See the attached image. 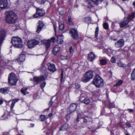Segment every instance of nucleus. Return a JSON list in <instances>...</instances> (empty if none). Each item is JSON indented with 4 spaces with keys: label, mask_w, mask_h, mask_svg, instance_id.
Returning <instances> with one entry per match:
<instances>
[{
    "label": "nucleus",
    "mask_w": 135,
    "mask_h": 135,
    "mask_svg": "<svg viewBox=\"0 0 135 135\" xmlns=\"http://www.w3.org/2000/svg\"><path fill=\"white\" fill-rule=\"evenodd\" d=\"M37 2L40 4L44 3L46 1V0H36Z\"/></svg>",
    "instance_id": "c9c22d12"
},
{
    "label": "nucleus",
    "mask_w": 135,
    "mask_h": 135,
    "mask_svg": "<svg viewBox=\"0 0 135 135\" xmlns=\"http://www.w3.org/2000/svg\"><path fill=\"white\" fill-rule=\"evenodd\" d=\"M45 79L44 77L43 76L39 77H33V80L34 83L36 84L39 83Z\"/></svg>",
    "instance_id": "1a4fd4ad"
},
{
    "label": "nucleus",
    "mask_w": 135,
    "mask_h": 135,
    "mask_svg": "<svg viewBox=\"0 0 135 135\" xmlns=\"http://www.w3.org/2000/svg\"><path fill=\"white\" fill-rule=\"evenodd\" d=\"M3 102V101L2 99H0V104H2Z\"/></svg>",
    "instance_id": "13d9d810"
},
{
    "label": "nucleus",
    "mask_w": 135,
    "mask_h": 135,
    "mask_svg": "<svg viewBox=\"0 0 135 135\" xmlns=\"http://www.w3.org/2000/svg\"><path fill=\"white\" fill-rule=\"evenodd\" d=\"M25 59V55L24 54H21L20 55L17 60L19 64H21V62L24 61Z\"/></svg>",
    "instance_id": "4468645a"
},
{
    "label": "nucleus",
    "mask_w": 135,
    "mask_h": 135,
    "mask_svg": "<svg viewBox=\"0 0 135 135\" xmlns=\"http://www.w3.org/2000/svg\"><path fill=\"white\" fill-rule=\"evenodd\" d=\"M3 39L0 38V47L1 46V45L2 43V41H3Z\"/></svg>",
    "instance_id": "3c124183"
},
{
    "label": "nucleus",
    "mask_w": 135,
    "mask_h": 135,
    "mask_svg": "<svg viewBox=\"0 0 135 135\" xmlns=\"http://www.w3.org/2000/svg\"><path fill=\"white\" fill-rule=\"evenodd\" d=\"M111 61L112 63H114L116 62V60L115 58L114 57H112L110 60Z\"/></svg>",
    "instance_id": "79ce46f5"
},
{
    "label": "nucleus",
    "mask_w": 135,
    "mask_h": 135,
    "mask_svg": "<svg viewBox=\"0 0 135 135\" xmlns=\"http://www.w3.org/2000/svg\"><path fill=\"white\" fill-rule=\"evenodd\" d=\"M135 17V12H132L131 15H129L128 17L127 18H128L129 20H131L134 18Z\"/></svg>",
    "instance_id": "393cba45"
},
{
    "label": "nucleus",
    "mask_w": 135,
    "mask_h": 135,
    "mask_svg": "<svg viewBox=\"0 0 135 135\" xmlns=\"http://www.w3.org/2000/svg\"><path fill=\"white\" fill-rule=\"evenodd\" d=\"M52 113H50V114H49L48 115V116L49 117H51L52 116Z\"/></svg>",
    "instance_id": "680f3d73"
},
{
    "label": "nucleus",
    "mask_w": 135,
    "mask_h": 135,
    "mask_svg": "<svg viewBox=\"0 0 135 135\" xmlns=\"http://www.w3.org/2000/svg\"><path fill=\"white\" fill-rule=\"evenodd\" d=\"M107 51L110 53H112L113 52V51L112 50L110 47L108 48L107 49Z\"/></svg>",
    "instance_id": "c03bdc74"
},
{
    "label": "nucleus",
    "mask_w": 135,
    "mask_h": 135,
    "mask_svg": "<svg viewBox=\"0 0 135 135\" xmlns=\"http://www.w3.org/2000/svg\"><path fill=\"white\" fill-rule=\"evenodd\" d=\"M80 100L86 104H89L90 101L89 99L85 98L84 97H81L80 98Z\"/></svg>",
    "instance_id": "6ab92c4d"
},
{
    "label": "nucleus",
    "mask_w": 135,
    "mask_h": 135,
    "mask_svg": "<svg viewBox=\"0 0 135 135\" xmlns=\"http://www.w3.org/2000/svg\"><path fill=\"white\" fill-rule=\"evenodd\" d=\"M124 41L123 39H121L115 43V46L117 48H119L122 47L124 45Z\"/></svg>",
    "instance_id": "9d476101"
},
{
    "label": "nucleus",
    "mask_w": 135,
    "mask_h": 135,
    "mask_svg": "<svg viewBox=\"0 0 135 135\" xmlns=\"http://www.w3.org/2000/svg\"><path fill=\"white\" fill-rule=\"evenodd\" d=\"M17 19V16L12 11L8 12L6 16V21L8 23H15Z\"/></svg>",
    "instance_id": "f257e3e1"
},
{
    "label": "nucleus",
    "mask_w": 135,
    "mask_h": 135,
    "mask_svg": "<svg viewBox=\"0 0 135 135\" xmlns=\"http://www.w3.org/2000/svg\"><path fill=\"white\" fill-rule=\"evenodd\" d=\"M121 8V9H122V11H124L123 9L122 8Z\"/></svg>",
    "instance_id": "338daca9"
},
{
    "label": "nucleus",
    "mask_w": 135,
    "mask_h": 135,
    "mask_svg": "<svg viewBox=\"0 0 135 135\" xmlns=\"http://www.w3.org/2000/svg\"><path fill=\"white\" fill-rule=\"evenodd\" d=\"M41 40H37L33 39L28 41L27 45L29 49H32L36 45L38 44L41 42Z\"/></svg>",
    "instance_id": "423d86ee"
},
{
    "label": "nucleus",
    "mask_w": 135,
    "mask_h": 135,
    "mask_svg": "<svg viewBox=\"0 0 135 135\" xmlns=\"http://www.w3.org/2000/svg\"><path fill=\"white\" fill-rule=\"evenodd\" d=\"M54 30L56 32V27H55V26L54 25Z\"/></svg>",
    "instance_id": "052dcab7"
},
{
    "label": "nucleus",
    "mask_w": 135,
    "mask_h": 135,
    "mask_svg": "<svg viewBox=\"0 0 135 135\" xmlns=\"http://www.w3.org/2000/svg\"><path fill=\"white\" fill-rule=\"evenodd\" d=\"M126 124L127 125V126H128V127H130L131 126V124L129 123H126Z\"/></svg>",
    "instance_id": "5fc2aeb1"
},
{
    "label": "nucleus",
    "mask_w": 135,
    "mask_h": 135,
    "mask_svg": "<svg viewBox=\"0 0 135 135\" xmlns=\"http://www.w3.org/2000/svg\"><path fill=\"white\" fill-rule=\"evenodd\" d=\"M109 107L110 108H112L113 107H114V104L113 103H109Z\"/></svg>",
    "instance_id": "49530a36"
},
{
    "label": "nucleus",
    "mask_w": 135,
    "mask_h": 135,
    "mask_svg": "<svg viewBox=\"0 0 135 135\" xmlns=\"http://www.w3.org/2000/svg\"><path fill=\"white\" fill-rule=\"evenodd\" d=\"M118 65L119 67H121L122 68H124L126 66V64H123L120 61L118 63Z\"/></svg>",
    "instance_id": "c756f323"
},
{
    "label": "nucleus",
    "mask_w": 135,
    "mask_h": 135,
    "mask_svg": "<svg viewBox=\"0 0 135 135\" xmlns=\"http://www.w3.org/2000/svg\"><path fill=\"white\" fill-rule=\"evenodd\" d=\"M62 36V35H61L57 37L56 41L58 44H61L63 42V40Z\"/></svg>",
    "instance_id": "5701e85b"
},
{
    "label": "nucleus",
    "mask_w": 135,
    "mask_h": 135,
    "mask_svg": "<svg viewBox=\"0 0 135 135\" xmlns=\"http://www.w3.org/2000/svg\"><path fill=\"white\" fill-rule=\"evenodd\" d=\"M93 73L92 71L89 70L85 74V75L82 79V81L84 83L89 81L93 77Z\"/></svg>",
    "instance_id": "39448f33"
},
{
    "label": "nucleus",
    "mask_w": 135,
    "mask_h": 135,
    "mask_svg": "<svg viewBox=\"0 0 135 135\" xmlns=\"http://www.w3.org/2000/svg\"><path fill=\"white\" fill-rule=\"evenodd\" d=\"M60 48L58 46H55L53 49V52L55 55H56L57 53L59 52Z\"/></svg>",
    "instance_id": "412c9836"
},
{
    "label": "nucleus",
    "mask_w": 135,
    "mask_h": 135,
    "mask_svg": "<svg viewBox=\"0 0 135 135\" xmlns=\"http://www.w3.org/2000/svg\"><path fill=\"white\" fill-rule=\"evenodd\" d=\"M51 41L52 42H54L55 41V39L54 37H51L50 39Z\"/></svg>",
    "instance_id": "a18cd8bd"
},
{
    "label": "nucleus",
    "mask_w": 135,
    "mask_h": 135,
    "mask_svg": "<svg viewBox=\"0 0 135 135\" xmlns=\"http://www.w3.org/2000/svg\"><path fill=\"white\" fill-rule=\"evenodd\" d=\"M41 42L45 45L47 49L50 48V40H45L42 41L41 40Z\"/></svg>",
    "instance_id": "2eb2a0df"
},
{
    "label": "nucleus",
    "mask_w": 135,
    "mask_h": 135,
    "mask_svg": "<svg viewBox=\"0 0 135 135\" xmlns=\"http://www.w3.org/2000/svg\"><path fill=\"white\" fill-rule=\"evenodd\" d=\"M131 79L132 80L135 79V68L131 74Z\"/></svg>",
    "instance_id": "bb28decb"
},
{
    "label": "nucleus",
    "mask_w": 135,
    "mask_h": 135,
    "mask_svg": "<svg viewBox=\"0 0 135 135\" xmlns=\"http://www.w3.org/2000/svg\"><path fill=\"white\" fill-rule=\"evenodd\" d=\"M133 4L134 6H135V1L133 2Z\"/></svg>",
    "instance_id": "0e129e2a"
},
{
    "label": "nucleus",
    "mask_w": 135,
    "mask_h": 135,
    "mask_svg": "<svg viewBox=\"0 0 135 135\" xmlns=\"http://www.w3.org/2000/svg\"><path fill=\"white\" fill-rule=\"evenodd\" d=\"M30 125H31V127H33L34 126V124H30Z\"/></svg>",
    "instance_id": "e2e57ef3"
},
{
    "label": "nucleus",
    "mask_w": 135,
    "mask_h": 135,
    "mask_svg": "<svg viewBox=\"0 0 135 135\" xmlns=\"http://www.w3.org/2000/svg\"><path fill=\"white\" fill-rule=\"evenodd\" d=\"M100 62L102 65H105L106 64L107 62L105 60L102 59L100 60Z\"/></svg>",
    "instance_id": "72a5a7b5"
},
{
    "label": "nucleus",
    "mask_w": 135,
    "mask_h": 135,
    "mask_svg": "<svg viewBox=\"0 0 135 135\" xmlns=\"http://www.w3.org/2000/svg\"><path fill=\"white\" fill-rule=\"evenodd\" d=\"M95 58V56L91 52H90L88 54V60L91 61H93Z\"/></svg>",
    "instance_id": "a211bd4d"
},
{
    "label": "nucleus",
    "mask_w": 135,
    "mask_h": 135,
    "mask_svg": "<svg viewBox=\"0 0 135 135\" xmlns=\"http://www.w3.org/2000/svg\"><path fill=\"white\" fill-rule=\"evenodd\" d=\"M68 125L67 124H64L59 129L60 131H65L68 128Z\"/></svg>",
    "instance_id": "4be33fe9"
},
{
    "label": "nucleus",
    "mask_w": 135,
    "mask_h": 135,
    "mask_svg": "<svg viewBox=\"0 0 135 135\" xmlns=\"http://www.w3.org/2000/svg\"><path fill=\"white\" fill-rule=\"evenodd\" d=\"M129 21L130 20H128V19L127 18L126 20H124L123 22L120 23L119 24L120 27H129V25L128 23Z\"/></svg>",
    "instance_id": "ddd939ff"
},
{
    "label": "nucleus",
    "mask_w": 135,
    "mask_h": 135,
    "mask_svg": "<svg viewBox=\"0 0 135 135\" xmlns=\"http://www.w3.org/2000/svg\"><path fill=\"white\" fill-rule=\"evenodd\" d=\"M11 42L13 45L16 47L21 48L23 46L22 41L21 38L18 37H13L11 39Z\"/></svg>",
    "instance_id": "7ed1b4c3"
},
{
    "label": "nucleus",
    "mask_w": 135,
    "mask_h": 135,
    "mask_svg": "<svg viewBox=\"0 0 135 135\" xmlns=\"http://www.w3.org/2000/svg\"><path fill=\"white\" fill-rule=\"evenodd\" d=\"M69 33L71 34V36L74 39H77L79 37L77 30L74 28H71L70 31Z\"/></svg>",
    "instance_id": "0eeeda50"
},
{
    "label": "nucleus",
    "mask_w": 135,
    "mask_h": 135,
    "mask_svg": "<svg viewBox=\"0 0 135 135\" xmlns=\"http://www.w3.org/2000/svg\"><path fill=\"white\" fill-rule=\"evenodd\" d=\"M41 120L42 121H44L46 117L45 116L43 115H41L40 116Z\"/></svg>",
    "instance_id": "e433bc0d"
},
{
    "label": "nucleus",
    "mask_w": 135,
    "mask_h": 135,
    "mask_svg": "<svg viewBox=\"0 0 135 135\" xmlns=\"http://www.w3.org/2000/svg\"><path fill=\"white\" fill-rule=\"evenodd\" d=\"M9 92V89L7 87L2 88L0 89V92L2 94H6L8 93Z\"/></svg>",
    "instance_id": "dca6fc26"
},
{
    "label": "nucleus",
    "mask_w": 135,
    "mask_h": 135,
    "mask_svg": "<svg viewBox=\"0 0 135 135\" xmlns=\"http://www.w3.org/2000/svg\"><path fill=\"white\" fill-rule=\"evenodd\" d=\"M99 31V28L98 27H97L96 28L95 31V37H97L98 36V32Z\"/></svg>",
    "instance_id": "f704fd0d"
},
{
    "label": "nucleus",
    "mask_w": 135,
    "mask_h": 135,
    "mask_svg": "<svg viewBox=\"0 0 135 135\" xmlns=\"http://www.w3.org/2000/svg\"><path fill=\"white\" fill-rule=\"evenodd\" d=\"M80 87V85L78 83H76L75 84V88L76 89L79 88Z\"/></svg>",
    "instance_id": "a19ab883"
},
{
    "label": "nucleus",
    "mask_w": 135,
    "mask_h": 135,
    "mask_svg": "<svg viewBox=\"0 0 135 135\" xmlns=\"http://www.w3.org/2000/svg\"><path fill=\"white\" fill-rule=\"evenodd\" d=\"M69 53L70 54H73V47L72 46H71L69 48Z\"/></svg>",
    "instance_id": "58836bf2"
},
{
    "label": "nucleus",
    "mask_w": 135,
    "mask_h": 135,
    "mask_svg": "<svg viewBox=\"0 0 135 135\" xmlns=\"http://www.w3.org/2000/svg\"><path fill=\"white\" fill-rule=\"evenodd\" d=\"M48 69L50 71L54 72L56 70L55 65L53 64H51L50 63L47 64Z\"/></svg>",
    "instance_id": "f8f14e48"
},
{
    "label": "nucleus",
    "mask_w": 135,
    "mask_h": 135,
    "mask_svg": "<svg viewBox=\"0 0 135 135\" xmlns=\"http://www.w3.org/2000/svg\"><path fill=\"white\" fill-rule=\"evenodd\" d=\"M126 135H129V134L128 133H127L126 134Z\"/></svg>",
    "instance_id": "69168bd1"
},
{
    "label": "nucleus",
    "mask_w": 135,
    "mask_h": 135,
    "mask_svg": "<svg viewBox=\"0 0 135 135\" xmlns=\"http://www.w3.org/2000/svg\"><path fill=\"white\" fill-rule=\"evenodd\" d=\"M71 17L70 16H69L68 17V22L70 24H72L73 23V22L71 21Z\"/></svg>",
    "instance_id": "37998d69"
},
{
    "label": "nucleus",
    "mask_w": 135,
    "mask_h": 135,
    "mask_svg": "<svg viewBox=\"0 0 135 135\" xmlns=\"http://www.w3.org/2000/svg\"><path fill=\"white\" fill-rule=\"evenodd\" d=\"M128 110H129V112H132L134 111L133 110V109H128Z\"/></svg>",
    "instance_id": "864d4df0"
},
{
    "label": "nucleus",
    "mask_w": 135,
    "mask_h": 135,
    "mask_svg": "<svg viewBox=\"0 0 135 135\" xmlns=\"http://www.w3.org/2000/svg\"><path fill=\"white\" fill-rule=\"evenodd\" d=\"M95 4L98 5L100 3L104 0H91Z\"/></svg>",
    "instance_id": "c85d7f7f"
},
{
    "label": "nucleus",
    "mask_w": 135,
    "mask_h": 135,
    "mask_svg": "<svg viewBox=\"0 0 135 135\" xmlns=\"http://www.w3.org/2000/svg\"><path fill=\"white\" fill-rule=\"evenodd\" d=\"M85 21L86 22L90 23L91 22V19L90 17H86L85 19Z\"/></svg>",
    "instance_id": "7c9ffc66"
},
{
    "label": "nucleus",
    "mask_w": 135,
    "mask_h": 135,
    "mask_svg": "<svg viewBox=\"0 0 135 135\" xmlns=\"http://www.w3.org/2000/svg\"><path fill=\"white\" fill-rule=\"evenodd\" d=\"M38 24V25L37 26L36 31V32L38 33H39L44 25L42 22L41 21H39Z\"/></svg>",
    "instance_id": "f3484780"
},
{
    "label": "nucleus",
    "mask_w": 135,
    "mask_h": 135,
    "mask_svg": "<svg viewBox=\"0 0 135 135\" xmlns=\"http://www.w3.org/2000/svg\"><path fill=\"white\" fill-rule=\"evenodd\" d=\"M83 121L84 122H87V120L85 118H84L83 119Z\"/></svg>",
    "instance_id": "6e6d98bb"
},
{
    "label": "nucleus",
    "mask_w": 135,
    "mask_h": 135,
    "mask_svg": "<svg viewBox=\"0 0 135 135\" xmlns=\"http://www.w3.org/2000/svg\"><path fill=\"white\" fill-rule=\"evenodd\" d=\"M5 37V32L4 29H2L1 31L0 38L4 40Z\"/></svg>",
    "instance_id": "a878e982"
},
{
    "label": "nucleus",
    "mask_w": 135,
    "mask_h": 135,
    "mask_svg": "<svg viewBox=\"0 0 135 135\" xmlns=\"http://www.w3.org/2000/svg\"><path fill=\"white\" fill-rule=\"evenodd\" d=\"M80 115V114H78V117L76 119V121L77 122H79V115Z\"/></svg>",
    "instance_id": "603ef678"
},
{
    "label": "nucleus",
    "mask_w": 135,
    "mask_h": 135,
    "mask_svg": "<svg viewBox=\"0 0 135 135\" xmlns=\"http://www.w3.org/2000/svg\"><path fill=\"white\" fill-rule=\"evenodd\" d=\"M52 102L51 101L49 103V105H50V106H51V105L52 104Z\"/></svg>",
    "instance_id": "bf43d9fd"
},
{
    "label": "nucleus",
    "mask_w": 135,
    "mask_h": 135,
    "mask_svg": "<svg viewBox=\"0 0 135 135\" xmlns=\"http://www.w3.org/2000/svg\"><path fill=\"white\" fill-rule=\"evenodd\" d=\"M17 80V77L14 73H11L10 74L8 77V82L10 85H16Z\"/></svg>",
    "instance_id": "20e7f679"
},
{
    "label": "nucleus",
    "mask_w": 135,
    "mask_h": 135,
    "mask_svg": "<svg viewBox=\"0 0 135 135\" xmlns=\"http://www.w3.org/2000/svg\"><path fill=\"white\" fill-rule=\"evenodd\" d=\"M63 78V74L62 73L61 74V81H62V79Z\"/></svg>",
    "instance_id": "4d7b16f0"
},
{
    "label": "nucleus",
    "mask_w": 135,
    "mask_h": 135,
    "mask_svg": "<svg viewBox=\"0 0 135 135\" xmlns=\"http://www.w3.org/2000/svg\"><path fill=\"white\" fill-rule=\"evenodd\" d=\"M117 40V39H114V41H115Z\"/></svg>",
    "instance_id": "774afa93"
},
{
    "label": "nucleus",
    "mask_w": 135,
    "mask_h": 135,
    "mask_svg": "<svg viewBox=\"0 0 135 135\" xmlns=\"http://www.w3.org/2000/svg\"><path fill=\"white\" fill-rule=\"evenodd\" d=\"M103 26L104 28L105 29H107L108 27V24L106 23H104L103 25Z\"/></svg>",
    "instance_id": "4c0bfd02"
},
{
    "label": "nucleus",
    "mask_w": 135,
    "mask_h": 135,
    "mask_svg": "<svg viewBox=\"0 0 135 135\" xmlns=\"http://www.w3.org/2000/svg\"><path fill=\"white\" fill-rule=\"evenodd\" d=\"M67 57L66 56H64L61 55V59L62 60H65L66 59Z\"/></svg>",
    "instance_id": "09e8293b"
},
{
    "label": "nucleus",
    "mask_w": 135,
    "mask_h": 135,
    "mask_svg": "<svg viewBox=\"0 0 135 135\" xmlns=\"http://www.w3.org/2000/svg\"><path fill=\"white\" fill-rule=\"evenodd\" d=\"M92 7V6L91 4L90 3H89L88 5V7L89 8H91Z\"/></svg>",
    "instance_id": "de8ad7c7"
},
{
    "label": "nucleus",
    "mask_w": 135,
    "mask_h": 135,
    "mask_svg": "<svg viewBox=\"0 0 135 135\" xmlns=\"http://www.w3.org/2000/svg\"><path fill=\"white\" fill-rule=\"evenodd\" d=\"M92 83L96 87L98 88L102 87L104 84L103 80L98 75H96L93 79Z\"/></svg>",
    "instance_id": "f03ea898"
},
{
    "label": "nucleus",
    "mask_w": 135,
    "mask_h": 135,
    "mask_svg": "<svg viewBox=\"0 0 135 135\" xmlns=\"http://www.w3.org/2000/svg\"><path fill=\"white\" fill-rule=\"evenodd\" d=\"M39 15H38V14H37V12L35 14H34L33 15V17L35 18H36L39 16Z\"/></svg>",
    "instance_id": "8fccbe9b"
},
{
    "label": "nucleus",
    "mask_w": 135,
    "mask_h": 135,
    "mask_svg": "<svg viewBox=\"0 0 135 135\" xmlns=\"http://www.w3.org/2000/svg\"><path fill=\"white\" fill-rule=\"evenodd\" d=\"M19 99H14L12 101V102L11 105V109H12L13 108L15 103Z\"/></svg>",
    "instance_id": "cd10ccee"
},
{
    "label": "nucleus",
    "mask_w": 135,
    "mask_h": 135,
    "mask_svg": "<svg viewBox=\"0 0 135 135\" xmlns=\"http://www.w3.org/2000/svg\"><path fill=\"white\" fill-rule=\"evenodd\" d=\"M36 11L37 14L40 16H42L45 14V12L44 10L37 8L36 9Z\"/></svg>",
    "instance_id": "aec40b11"
},
{
    "label": "nucleus",
    "mask_w": 135,
    "mask_h": 135,
    "mask_svg": "<svg viewBox=\"0 0 135 135\" xmlns=\"http://www.w3.org/2000/svg\"><path fill=\"white\" fill-rule=\"evenodd\" d=\"M123 82L122 80H120L118 81V82L114 85V86H117L121 85Z\"/></svg>",
    "instance_id": "2f4dec72"
},
{
    "label": "nucleus",
    "mask_w": 135,
    "mask_h": 135,
    "mask_svg": "<svg viewBox=\"0 0 135 135\" xmlns=\"http://www.w3.org/2000/svg\"><path fill=\"white\" fill-rule=\"evenodd\" d=\"M7 0H0V8H6L7 6Z\"/></svg>",
    "instance_id": "6e6552de"
},
{
    "label": "nucleus",
    "mask_w": 135,
    "mask_h": 135,
    "mask_svg": "<svg viewBox=\"0 0 135 135\" xmlns=\"http://www.w3.org/2000/svg\"><path fill=\"white\" fill-rule=\"evenodd\" d=\"M27 88H23L21 89V91L23 94L25 95L29 93V92L27 91Z\"/></svg>",
    "instance_id": "b1692460"
},
{
    "label": "nucleus",
    "mask_w": 135,
    "mask_h": 135,
    "mask_svg": "<svg viewBox=\"0 0 135 135\" xmlns=\"http://www.w3.org/2000/svg\"><path fill=\"white\" fill-rule=\"evenodd\" d=\"M65 27L64 24L63 23H61L59 25V28L60 30L62 31L63 30Z\"/></svg>",
    "instance_id": "473e14b6"
},
{
    "label": "nucleus",
    "mask_w": 135,
    "mask_h": 135,
    "mask_svg": "<svg viewBox=\"0 0 135 135\" xmlns=\"http://www.w3.org/2000/svg\"><path fill=\"white\" fill-rule=\"evenodd\" d=\"M77 105L76 104L73 103L71 104L69 108L68 109V112L69 114L74 111L76 108Z\"/></svg>",
    "instance_id": "9b49d317"
},
{
    "label": "nucleus",
    "mask_w": 135,
    "mask_h": 135,
    "mask_svg": "<svg viewBox=\"0 0 135 135\" xmlns=\"http://www.w3.org/2000/svg\"><path fill=\"white\" fill-rule=\"evenodd\" d=\"M46 84V83L45 82V81H44L43 83L41 84L40 85L41 88L42 89L45 86Z\"/></svg>",
    "instance_id": "ea45409f"
}]
</instances>
